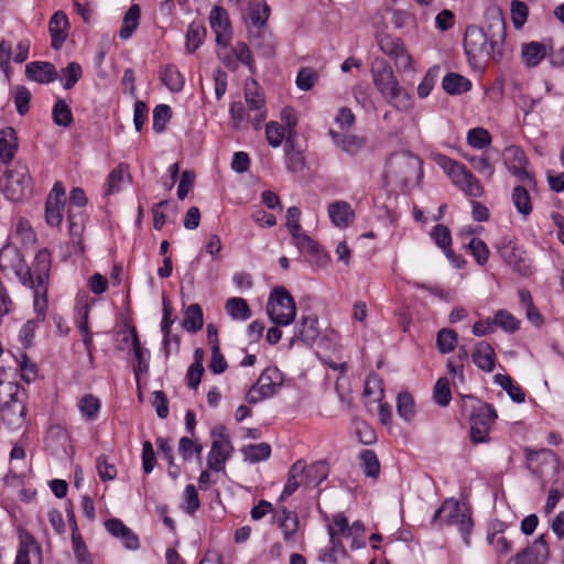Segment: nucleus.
<instances>
[{
	"instance_id": "f257e3e1",
	"label": "nucleus",
	"mask_w": 564,
	"mask_h": 564,
	"mask_svg": "<svg viewBox=\"0 0 564 564\" xmlns=\"http://www.w3.org/2000/svg\"><path fill=\"white\" fill-rule=\"evenodd\" d=\"M506 23L500 12H494L486 29L468 25L464 34V51L469 65L484 68L489 59L503 57Z\"/></svg>"
},
{
	"instance_id": "f03ea898",
	"label": "nucleus",
	"mask_w": 564,
	"mask_h": 564,
	"mask_svg": "<svg viewBox=\"0 0 564 564\" xmlns=\"http://www.w3.org/2000/svg\"><path fill=\"white\" fill-rule=\"evenodd\" d=\"M530 469L542 482V488L551 484L544 510L550 513L556 507L558 500L564 497V476L561 470L560 458L551 449L530 451L527 454Z\"/></svg>"
},
{
	"instance_id": "7ed1b4c3",
	"label": "nucleus",
	"mask_w": 564,
	"mask_h": 564,
	"mask_svg": "<svg viewBox=\"0 0 564 564\" xmlns=\"http://www.w3.org/2000/svg\"><path fill=\"white\" fill-rule=\"evenodd\" d=\"M371 75L375 87L391 106L398 110H406L410 107V98L406 91L399 85L390 64L386 59L376 58L373 61Z\"/></svg>"
},
{
	"instance_id": "20e7f679",
	"label": "nucleus",
	"mask_w": 564,
	"mask_h": 564,
	"mask_svg": "<svg viewBox=\"0 0 564 564\" xmlns=\"http://www.w3.org/2000/svg\"><path fill=\"white\" fill-rule=\"evenodd\" d=\"M432 523L456 525L464 543L467 546L470 544L469 534L474 527L470 510L467 506L460 505L456 499H445L442 506L435 511Z\"/></svg>"
},
{
	"instance_id": "39448f33",
	"label": "nucleus",
	"mask_w": 564,
	"mask_h": 564,
	"mask_svg": "<svg viewBox=\"0 0 564 564\" xmlns=\"http://www.w3.org/2000/svg\"><path fill=\"white\" fill-rule=\"evenodd\" d=\"M464 406H470V438L473 443H484L489 438L491 424L497 419V412L491 404L484 403L473 395L464 397Z\"/></svg>"
},
{
	"instance_id": "423d86ee",
	"label": "nucleus",
	"mask_w": 564,
	"mask_h": 564,
	"mask_svg": "<svg viewBox=\"0 0 564 564\" xmlns=\"http://www.w3.org/2000/svg\"><path fill=\"white\" fill-rule=\"evenodd\" d=\"M384 175L405 187L413 181L422 178V161L409 152L393 154L387 162Z\"/></svg>"
},
{
	"instance_id": "0eeeda50",
	"label": "nucleus",
	"mask_w": 564,
	"mask_h": 564,
	"mask_svg": "<svg viewBox=\"0 0 564 564\" xmlns=\"http://www.w3.org/2000/svg\"><path fill=\"white\" fill-rule=\"evenodd\" d=\"M267 313L270 321L279 326H288L295 319V301L284 286H276L271 291Z\"/></svg>"
},
{
	"instance_id": "6e6552de",
	"label": "nucleus",
	"mask_w": 564,
	"mask_h": 564,
	"mask_svg": "<svg viewBox=\"0 0 564 564\" xmlns=\"http://www.w3.org/2000/svg\"><path fill=\"white\" fill-rule=\"evenodd\" d=\"M437 163L447 173L452 182L458 186L466 195L473 197H478L481 195L482 186L473 175V173L466 169L465 165L445 155H441L437 159Z\"/></svg>"
},
{
	"instance_id": "1a4fd4ad",
	"label": "nucleus",
	"mask_w": 564,
	"mask_h": 564,
	"mask_svg": "<svg viewBox=\"0 0 564 564\" xmlns=\"http://www.w3.org/2000/svg\"><path fill=\"white\" fill-rule=\"evenodd\" d=\"M6 197L12 202H19L31 194V176L26 167L7 171L0 181Z\"/></svg>"
},
{
	"instance_id": "9d476101",
	"label": "nucleus",
	"mask_w": 564,
	"mask_h": 564,
	"mask_svg": "<svg viewBox=\"0 0 564 564\" xmlns=\"http://www.w3.org/2000/svg\"><path fill=\"white\" fill-rule=\"evenodd\" d=\"M213 443L207 456L208 468L215 471L225 469L226 460L230 458L234 447L224 425H218L212 431Z\"/></svg>"
},
{
	"instance_id": "9b49d317",
	"label": "nucleus",
	"mask_w": 564,
	"mask_h": 564,
	"mask_svg": "<svg viewBox=\"0 0 564 564\" xmlns=\"http://www.w3.org/2000/svg\"><path fill=\"white\" fill-rule=\"evenodd\" d=\"M497 250L500 258L512 268V270L523 276L532 274V267L530 261L524 257V251L519 249L516 242L507 237H502L498 245Z\"/></svg>"
},
{
	"instance_id": "f8f14e48",
	"label": "nucleus",
	"mask_w": 564,
	"mask_h": 564,
	"mask_svg": "<svg viewBox=\"0 0 564 564\" xmlns=\"http://www.w3.org/2000/svg\"><path fill=\"white\" fill-rule=\"evenodd\" d=\"M377 43L380 51L394 61V65L399 72L412 68V57L400 39L393 37L390 34L380 33L377 35Z\"/></svg>"
},
{
	"instance_id": "ddd939ff",
	"label": "nucleus",
	"mask_w": 564,
	"mask_h": 564,
	"mask_svg": "<svg viewBox=\"0 0 564 564\" xmlns=\"http://www.w3.org/2000/svg\"><path fill=\"white\" fill-rule=\"evenodd\" d=\"M503 162L510 173H512L520 182L527 183L534 187L535 178L525 166L528 164L524 152L516 145L507 147L502 153Z\"/></svg>"
},
{
	"instance_id": "4468645a",
	"label": "nucleus",
	"mask_w": 564,
	"mask_h": 564,
	"mask_svg": "<svg viewBox=\"0 0 564 564\" xmlns=\"http://www.w3.org/2000/svg\"><path fill=\"white\" fill-rule=\"evenodd\" d=\"M550 556L545 535L541 534L534 542L512 556L508 564H546Z\"/></svg>"
},
{
	"instance_id": "2eb2a0df",
	"label": "nucleus",
	"mask_w": 564,
	"mask_h": 564,
	"mask_svg": "<svg viewBox=\"0 0 564 564\" xmlns=\"http://www.w3.org/2000/svg\"><path fill=\"white\" fill-rule=\"evenodd\" d=\"M31 270L36 280L35 300L40 295L45 297L51 271V252L47 248H42L36 252Z\"/></svg>"
},
{
	"instance_id": "dca6fc26",
	"label": "nucleus",
	"mask_w": 564,
	"mask_h": 564,
	"mask_svg": "<svg viewBox=\"0 0 564 564\" xmlns=\"http://www.w3.org/2000/svg\"><path fill=\"white\" fill-rule=\"evenodd\" d=\"M209 23L216 34V43L221 46H227L231 33L227 11L220 6H215L209 14Z\"/></svg>"
},
{
	"instance_id": "f3484780",
	"label": "nucleus",
	"mask_w": 564,
	"mask_h": 564,
	"mask_svg": "<svg viewBox=\"0 0 564 564\" xmlns=\"http://www.w3.org/2000/svg\"><path fill=\"white\" fill-rule=\"evenodd\" d=\"M319 336L318 319L316 315L303 316L301 322L294 328V336L290 341L293 346L295 340H301L306 345H312Z\"/></svg>"
},
{
	"instance_id": "a211bd4d",
	"label": "nucleus",
	"mask_w": 564,
	"mask_h": 564,
	"mask_svg": "<svg viewBox=\"0 0 564 564\" xmlns=\"http://www.w3.org/2000/svg\"><path fill=\"white\" fill-rule=\"evenodd\" d=\"M499 151L487 149L481 155H465L470 165L481 175L491 178L495 174V163L499 161Z\"/></svg>"
},
{
	"instance_id": "6ab92c4d",
	"label": "nucleus",
	"mask_w": 564,
	"mask_h": 564,
	"mask_svg": "<svg viewBox=\"0 0 564 564\" xmlns=\"http://www.w3.org/2000/svg\"><path fill=\"white\" fill-rule=\"evenodd\" d=\"M295 246L301 253L306 254L317 267H325L328 262V257L321 250L319 245L305 234H299L293 237Z\"/></svg>"
},
{
	"instance_id": "aec40b11",
	"label": "nucleus",
	"mask_w": 564,
	"mask_h": 564,
	"mask_svg": "<svg viewBox=\"0 0 564 564\" xmlns=\"http://www.w3.org/2000/svg\"><path fill=\"white\" fill-rule=\"evenodd\" d=\"M248 39L261 56L270 58L275 55L274 36L268 30L249 29Z\"/></svg>"
},
{
	"instance_id": "412c9836",
	"label": "nucleus",
	"mask_w": 564,
	"mask_h": 564,
	"mask_svg": "<svg viewBox=\"0 0 564 564\" xmlns=\"http://www.w3.org/2000/svg\"><path fill=\"white\" fill-rule=\"evenodd\" d=\"M270 17V7L264 0H253L249 4L245 21L248 30L264 29L267 21Z\"/></svg>"
},
{
	"instance_id": "4be33fe9",
	"label": "nucleus",
	"mask_w": 564,
	"mask_h": 564,
	"mask_svg": "<svg viewBox=\"0 0 564 564\" xmlns=\"http://www.w3.org/2000/svg\"><path fill=\"white\" fill-rule=\"evenodd\" d=\"M26 77L40 84H48L58 78L55 66L50 62H31L25 67Z\"/></svg>"
},
{
	"instance_id": "5701e85b",
	"label": "nucleus",
	"mask_w": 564,
	"mask_h": 564,
	"mask_svg": "<svg viewBox=\"0 0 564 564\" xmlns=\"http://www.w3.org/2000/svg\"><path fill=\"white\" fill-rule=\"evenodd\" d=\"M68 28V19L63 11H57L52 15L48 23V31L51 34V45L54 50L61 48L64 44Z\"/></svg>"
},
{
	"instance_id": "b1692460",
	"label": "nucleus",
	"mask_w": 564,
	"mask_h": 564,
	"mask_svg": "<svg viewBox=\"0 0 564 564\" xmlns=\"http://www.w3.org/2000/svg\"><path fill=\"white\" fill-rule=\"evenodd\" d=\"M283 383V376L276 367L264 369L254 384L262 391V395L273 397Z\"/></svg>"
},
{
	"instance_id": "393cba45",
	"label": "nucleus",
	"mask_w": 564,
	"mask_h": 564,
	"mask_svg": "<svg viewBox=\"0 0 564 564\" xmlns=\"http://www.w3.org/2000/svg\"><path fill=\"white\" fill-rule=\"evenodd\" d=\"M0 416L10 430L21 429L25 424V403H21L18 400V402H13L9 406H1Z\"/></svg>"
},
{
	"instance_id": "a878e982",
	"label": "nucleus",
	"mask_w": 564,
	"mask_h": 564,
	"mask_svg": "<svg viewBox=\"0 0 564 564\" xmlns=\"http://www.w3.org/2000/svg\"><path fill=\"white\" fill-rule=\"evenodd\" d=\"M471 359L479 369L491 372L495 368L496 354L489 343L479 341L474 348Z\"/></svg>"
},
{
	"instance_id": "bb28decb",
	"label": "nucleus",
	"mask_w": 564,
	"mask_h": 564,
	"mask_svg": "<svg viewBox=\"0 0 564 564\" xmlns=\"http://www.w3.org/2000/svg\"><path fill=\"white\" fill-rule=\"evenodd\" d=\"M328 215L332 223L341 228L349 226L355 216L350 205L344 200L332 203L328 206Z\"/></svg>"
},
{
	"instance_id": "cd10ccee",
	"label": "nucleus",
	"mask_w": 564,
	"mask_h": 564,
	"mask_svg": "<svg viewBox=\"0 0 564 564\" xmlns=\"http://www.w3.org/2000/svg\"><path fill=\"white\" fill-rule=\"evenodd\" d=\"M549 56L547 46L540 42H530L522 45L521 58L525 66L535 67Z\"/></svg>"
},
{
	"instance_id": "c85d7f7f",
	"label": "nucleus",
	"mask_w": 564,
	"mask_h": 564,
	"mask_svg": "<svg viewBox=\"0 0 564 564\" xmlns=\"http://www.w3.org/2000/svg\"><path fill=\"white\" fill-rule=\"evenodd\" d=\"M25 403L26 391L19 383L12 381H0V408L10 405L13 402Z\"/></svg>"
},
{
	"instance_id": "c756f323",
	"label": "nucleus",
	"mask_w": 564,
	"mask_h": 564,
	"mask_svg": "<svg viewBox=\"0 0 564 564\" xmlns=\"http://www.w3.org/2000/svg\"><path fill=\"white\" fill-rule=\"evenodd\" d=\"M17 133L13 128L7 127L0 131V159L3 163L13 160L18 149Z\"/></svg>"
},
{
	"instance_id": "7c9ffc66",
	"label": "nucleus",
	"mask_w": 564,
	"mask_h": 564,
	"mask_svg": "<svg viewBox=\"0 0 564 564\" xmlns=\"http://www.w3.org/2000/svg\"><path fill=\"white\" fill-rule=\"evenodd\" d=\"M305 464L303 460H296L290 468L288 480L284 485L280 500H285L301 486L304 479Z\"/></svg>"
},
{
	"instance_id": "2f4dec72",
	"label": "nucleus",
	"mask_w": 564,
	"mask_h": 564,
	"mask_svg": "<svg viewBox=\"0 0 564 564\" xmlns=\"http://www.w3.org/2000/svg\"><path fill=\"white\" fill-rule=\"evenodd\" d=\"M130 334L133 356L137 359V365L133 367V371L135 377L138 378L140 373L148 372L149 370L148 358L150 352L148 349L141 347V343L135 327H132L130 329Z\"/></svg>"
},
{
	"instance_id": "473e14b6",
	"label": "nucleus",
	"mask_w": 564,
	"mask_h": 564,
	"mask_svg": "<svg viewBox=\"0 0 564 564\" xmlns=\"http://www.w3.org/2000/svg\"><path fill=\"white\" fill-rule=\"evenodd\" d=\"M328 134L336 145L350 154L359 151L365 144V139L355 134L340 133L333 129L329 130Z\"/></svg>"
},
{
	"instance_id": "72a5a7b5",
	"label": "nucleus",
	"mask_w": 564,
	"mask_h": 564,
	"mask_svg": "<svg viewBox=\"0 0 564 564\" xmlns=\"http://www.w3.org/2000/svg\"><path fill=\"white\" fill-rule=\"evenodd\" d=\"M160 79L172 93L181 91L185 84L184 76L173 64H167L161 67Z\"/></svg>"
},
{
	"instance_id": "f704fd0d",
	"label": "nucleus",
	"mask_w": 564,
	"mask_h": 564,
	"mask_svg": "<svg viewBox=\"0 0 564 564\" xmlns=\"http://www.w3.org/2000/svg\"><path fill=\"white\" fill-rule=\"evenodd\" d=\"M204 315L199 304L193 303L184 310L182 326L188 333H197L203 328Z\"/></svg>"
},
{
	"instance_id": "c9c22d12",
	"label": "nucleus",
	"mask_w": 564,
	"mask_h": 564,
	"mask_svg": "<svg viewBox=\"0 0 564 564\" xmlns=\"http://www.w3.org/2000/svg\"><path fill=\"white\" fill-rule=\"evenodd\" d=\"M40 554V546L37 545L34 538L28 533L20 534V544L17 553L14 564H31L30 554Z\"/></svg>"
},
{
	"instance_id": "e433bc0d",
	"label": "nucleus",
	"mask_w": 564,
	"mask_h": 564,
	"mask_svg": "<svg viewBox=\"0 0 564 564\" xmlns=\"http://www.w3.org/2000/svg\"><path fill=\"white\" fill-rule=\"evenodd\" d=\"M442 87L448 95H460L470 90L471 83L457 73H448L442 80Z\"/></svg>"
},
{
	"instance_id": "4c0bfd02",
	"label": "nucleus",
	"mask_w": 564,
	"mask_h": 564,
	"mask_svg": "<svg viewBox=\"0 0 564 564\" xmlns=\"http://www.w3.org/2000/svg\"><path fill=\"white\" fill-rule=\"evenodd\" d=\"M305 485L317 487L328 476V465L325 462H316L310 466L305 465L304 470Z\"/></svg>"
},
{
	"instance_id": "58836bf2",
	"label": "nucleus",
	"mask_w": 564,
	"mask_h": 564,
	"mask_svg": "<svg viewBox=\"0 0 564 564\" xmlns=\"http://www.w3.org/2000/svg\"><path fill=\"white\" fill-rule=\"evenodd\" d=\"M140 22V7L132 4L123 17L122 26L119 31V36L122 40H128L138 29Z\"/></svg>"
},
{
	"instance_id": "ea45409f",
	"label": "nucleus",
	"mask_w": 564,
	"mask_h": 564,
	"mask_svg": "<svg viewBox=\"0 0 564 564\" xmlns=\"http://www.w3.org/2000/svg\"><path fill=\"white\" fill-rule=\"evenodd\" d=\"M494 381L499 384L509 395V398L517 403H522L525 399V393L520 386L514 384L509 375L497 373Z\"/></svg>"
},
{
	"instance_id": "a19ab883",
	"label": "nucleus",
	"mask_w": 564,
	"mask_h": 564,
	"mask_svg": "<svg viewBox=\"0 0 564 564\" xmlns=\"http://www.w3.org/2000/svg\"><path fill=\"white\" fill-rule=\"evenodd\" d=\"M512 203L517 208L518 213L523 217H528L532 213V202L529 191L522 186L518 185L512 191Z\"/></svg>"
},
{
	"instance_id": "79ce46f5",
	"label": "nucleus",
	"mask_w": 564,
	"mask_h": 564,
	"mask_svg": "<svg viewBox=\"0 0 564 564\" xmlns=\"http://www.w3.org/2000/svg\"><path fill=\"white\" fill-rule=\"evenodd\" d=\"M225 308L229 316L234 319L246 321L252 315L251 310L246 300L241 297H230L227 300Z\"/></svg>"
},
{
	"instance_id": "37998d69",
	"label": "nucleus",
	"mask_w": 564,
	"mask_h": 564,
	"mask_svg": "<svg viewBox=\"0 0 564 564\" xmlns=\"http://www.w3.org/2000/svg\"><path fill=\"white\" fill-rule=\"evenodd\" d=\"M52 119L56 126L64 128H67L73 123V112L65 100H56L52 109Z\"/></svg>"
},
{
	"instance_id": "c03bdc74",
	"label": "nucleus",
	"mask_w": 564,
	"mask_h": 564,
	"mask_svg": "<svg viewBox=\"0 0 564 564\" xmlns=\"http://www.w3.org/2000/svg\"><path fill=\"white\" fill-rule=\"evenodd\" d=\"M397 412L406 422L412 421L416 410L412 394L408 391L401 392L397 398Z\"/></svg>"
},
{
	"instance_id": "a18cd8bd",
	"label": "nucleus",
	"mask_w": 564,
	"mask_h": 564,
	"mask_svg": "<svg viewBox=\"0 0 564 564\" xmlns=\"http://www.w3.org/2000/svg\"><path fill=\"white\" fill-rule=\"evenodd\" d=\"M245 459L250 463L265 460L271 455V446L268 443L251 444L241 449Z\"/></svg>"
},
{
	"instance_id": "49530a36",
	"label": "nucleus",
	"mask_w": 564,
	"mask_h": 564,
	"mask_svg": "<svg viewBox=\"0 0 564 564\" xmlns=\"http://www.w3.org/2000/svg\"><path fill=\"white\" fill-rule=\"evenodd\" d=\"M282 516L279 518V524L283 529L285 541H294V534L299 529V518L295 512H290L285 508L281 511Z\"/></svg>"
},
{
	"instance_id": "de8ad7c7",
	"label": "nucleus",
	"mask_w": 564,
	"mask_h": 564,
	"mask_svg": "<svg viewBox=\"0 0 564 564\" xmlns=\"http://www.w3.org/2000/svg\"><path fill=\"white\" fill-rule=\"evenodd\" d=\"M329 541L332 546L326 549L321 555L319 560L323 562H329L335 564L337 562L336 554L340 552L343 555H346V550L341 543V541L336 538V531L333 525L328 527Z\"/></svg>"
},
{
	"instance_id": "09e8293b",
	"label": "nucleus",
	"mask_w": 564,
	"mask_h": 564,
	"mask_svg": "<svg viewBox=\"0 0 564 564\" xmlns=\"http://www.w3.org/2000/svg\"><path fill=\"white\" fill-rule=\"evenodd\" d=\"M206 36V28L202 24L191 23L186 32L185 47L187 53L193 54L203 43Z\"/></svg>"
},
{
	"instance_id": "8fccbe9b",
	"label": "nucleus",
	"mask_w": 564,
	"mask_h": 564,
	"mask_svg": "<svg viewBox=\"0 0 564 564\" xmlns=\"http://www.w3.org/2000/svg\"><path fill=\"white\" fill-rule=\"evenodd\" d=\"M258 84L256 80L247 82L245 85V99L250 110L260 111L264 108V98L258 91Z\"/></svg>"
},
{
	"instance_id": "3c124183",
	"label": "nucleus",
	"mask_w": 564,
	"mask_h": 564,
	"mask_svg": "<svg viewBox=\"0 0 564 564\" xmlns=\"http://www.w3.org/2000/svg\"><path fill=\"white\" fill-rule=\"evenodd\" d=\"M155 443H156L159 453L169 463V475L173 479H176L180 476V474H181V469L174 463L173 451H172V447L169 444V440L164 438V437H158Z\"/></svg>"
},
{
	"instance_id": "603ef678",
	"label": "nucleus",
	"mask_w": 564,
	"mask_h": 564,
	"mask_svg": "<svg viewBox=\"0 0 564 564\" xmlns=\"http://www.w3.org/2000/svg\"><path fill=\"white\" fill-rule=\"evenodd\" d=\"M458 336L451 328H442L437 333L436 347L441 354H448L454 350L457 345Z\"/></svg>"
},
{
	"instance_id": "864d4df0",
	"label": "nucleus",
	"mask_w": 564,
	"mask_h": 564,
	"mask_svg": "<svg viewBox=\"0 0 564 564\" xmlns=\"http://www.w3.org/2000/svg\"><path fill=\"white\" fill-rule=\"evenodd\" d=\"M359 458L366 476L377 478L380 474V463L376 453L371 449H364L360 453Z\"/></svg>"
},
{
	"instance_id": "5fc2aeb1",
	"label": "nucleus",
	"mask_w": 564,
	"mask_h": 564,
	"mask_svg": "<svg viewBox=\"0 0 564 564\" xmlns=\"http://www.w3.org/2000/svg\"><path fill=\"white\" fill-rule=\"evenodd\" d=\"M83 75V68L77 62H70L61 70V80L65 89L73 88Z\"/></svg>"
},
{
	"instance_id": "6e6d98bb",
	"label": "nucleus",
	"mask_w": 564,
	"mask_h": 564,
	"mask_svg": "<svg viewBox=\"0 0 564 564\" xmlns=\"http://www.w3.org/2000/svg\"><path fill=\"white\" fill-rule=\"evenodd\" d=\"M79 410L87 420L93 421L97 417L100 410V401L93 394H85L79 403Z\"/></svg>"
},
{
	"instance_id": "4d7b16f0",
	"label": "nucleus",
	"mask_w": 564,
	"mask_h": 564,
	"mask_svg": "<svg viewBox=\"0 0 564 564\" xmlns=\"http://www.w3.org/2000/svg\"><path fill=\"white\" fill-rule=\"evenodd\" d=\"M433 399L440 406H447L452 399L449 381L447 378H440L433 390Z\"/></svg>"
},
{
	"instance_id": "13d9d810",
	"label": "nucleus",
	"mask_w": 564,
	"mask_h": 564,
	"mask_svg": "<svg viewBox=\"0 0 564 564\" xmlns=\"http://www.w3.org/2000/svg\"><path fill=\"white\" fill-rule=\"evenodd\" d=\"M492 321L495 327H500L508 333H514L519 328V321L506 310L497 311Z\"/></svg>"
},
{
	"instance_id": "bf43d9fd",
	"label": "nucleus",
	"mask_w": 564,
	"mask_h": 564,
	"mask_svg": "<svg viewBox=\"0 0 564 564\" xmlns=\"http://www.w3.org/2000/svg\"><path fill=\"white\" fill-rule=\"evenodd\" d=\"M127 173V167L123 164H119L116 169H113L108 175L107 187L105 191L106 195H111L121 189V185L124 180V175Z\"/></svg>"
},
{
	"instance_id": "052dcab7",
	"label": "nucleus",
	"mask_w": 564,
	"mask_h": 564,
	"mask_svg": "<svg viewBox=\"0 0 564 564\" xmlns=\"http://www.w3.org/2000/svg\"><path fill=\"white\" fill-rule=\"evenodd\" d=\"M63 208L64 204L46 199L45 204V220L47 225L57 227L63 220Z\"/></svg>"
},
{
	"instance_id": "680f3d73",
	"label": "nucleus",
	"mask_w": 564,
	"mask_h": 564,
	"mask_svg": "<svg viewBox=\"0 0 564 564\" xmlns=\"http://www.w3.org/2000/svg\"><path fill=\"white\" fill-rule=\"evenodd\" d=\"M72 544L78 564H93L90 553L79 532L72 534Z\"/></svg>"
},
{
	"instance_id": "e2e57ef3",
	"label": "nucleus",
	"mask_w": 564,
	"mask_h": 564,
	"mask_svg": "<svg viewBox=\"0 0 564 564\" xmlns=\"http://www.w3.org/2000/svg\"><path fill=\"white\" fill-rule=\"evenodd\" d=\"M172 117V109L167 105H158L153 110V130L158 133L164 131Z\"/></svg>"
},
{
	"instance_id": "0e129e2a",
	"label": "nucleus",
	"mask_w": 564,
	"mask_h": 564,
	"mask_svg": "<svg viewBox=\"0 0 564 564\" xmlns=\"http://www.w3.org/2000/svg\"><path fill=\"white\" fill-rule=\"evenodd\" d=\"M318 74L311 67H302L296 76V86L300 90L307 91L313 88Z\"/></svg>"
},
{
	"instance_id": "69168bd1",
	"label": "nucleus",
	"mask_w": 564,
	"mask_h": 564,
	"mask_svg": "<svg viewBox=\"0 0 564 564\" xmlns=\"http://www.w3.org/2000/svg\"><path fill=\"white\" fill-rule=\"evenodd\" d=\"M467 141L473 148L484 149L490 144L491 135L484 128H474L468 132Z\"/></svg>"
},
{
	"instance_id": "338daca9",
	"label": "nucleus",
	"mask_w": 564,
	"mask_h": 564,
	"mask_svg": "<svg viewBox=\"0 0 564 564\" xmlns=\"http://www.w3.org/2000/svg\"><path fill=\"white\" fill-rule=\"evenodd\" d=\"M468 248L479 265L488 262L489 249L485 241L479 238H473L468 243Z\"/></svg>"
},
{
	"instance_id": "774afa93",
	"label": "nucleus",
	"mask_w": 564,
	"mask_h": 564,
	"mask_svg": "<svg viewBox=\"0 0 564 564\" xmlns=\"http://www.w3.org/2000/svg\"><path fill=\"white\" fill-rule=\"evenodd\" d=\"M265 135L269 144L276 148L285 138V128L275 121H270L265 127Z\"/></svg>"
}]
</instances>
